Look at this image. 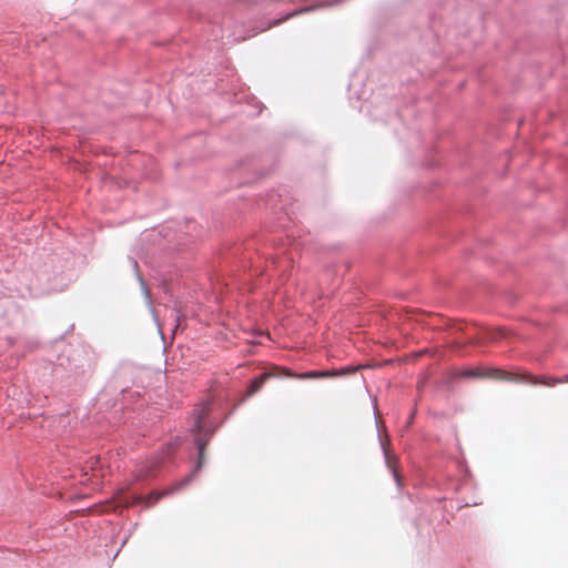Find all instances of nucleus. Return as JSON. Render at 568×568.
I'll use <instances>...</instances> for the list:
<instances>
[{"label":"nucleus","instance_id":"obj_1","mask_svg":"<svg viewBox=\"0 0 568 568\" xmlns=\"http://www.w3.org/2000/svg\"><path fill=\"white\" fill-rule=\"evenodd\" d=\"M357 371V367H346L341 369H332V371H311L306 373L296 374L292 371L284 368V367H274L270 372H265L261 375H258L256 378H254L251 382V385L247 389L248 395H253L256 392H258L265 382L271 377H291V378H298V379H315V378H325V377H337L343 376L346 374L355 373Z\"/></svg>","mask_w":568,"mask_h":568},{"label":"nucleus","instance_id":"obj_2","mask_svg":"<svg viewBox=\"0 0 568 568\" xmlns=\"http://www.w3.org/2000/svg\"><path fill=\"white\" fill-rule=\"evenodd\" d=\"M493 376L495 378L504 379V381L525 382V383H530L534 385H545V386H549V387L557 385L559 382L557 377L534 376L530 374L514 375L509 372L501 371V369H495Z\"/></svg>","mask_w":568,"mask_h":568},{"label":"nucleus","instance_id":"obj_3","mask_svg":"<svg viewBox=\"0 0 568 568\" xmlns=\"http://www.w3.org/2000/svg\"><path fill=\"white\" fill-rule=\"evenodd\" d=\"M170 493V490H162L152 491L148 496H124L119 498V504H121L124 507H129L131 505H143L144 507L149 508L154 506L162 497L168 496Z\"/></svg>","mask_w":568,"mask_h":568},{"label":"nucleus","instance_id":"obj_4","mask_svg":"<svg viewBox=\"0 0 568 568\" xmlns=\"http://www.w3.org/2000/svg\"><path fill=\"white\" fill-rule=\"evenodd\" d=\"M207 415L206 405H201L199 408L194 410V424L192 426L193 432H200L202 428V420Z\"/></svg>","mask_w":568,"mask_h":568},{"label":"nucleus","instance_id":"obj_5","mask_svg":"<svg viewBox=\"0 0 568 568\" xmlns=\"http://www.w3.org/2000/svg\"><path fill=\"white\" fill-rule=\"evenodd\" d=\"M487 338L490 341H498L500 338L507 337L508 332L505 328H497L486 332Z\"/></svg>","mask_w":568,"mask_h":568},{"label":"nucleus","instance_id":"obj_6","mask_svg":"<svg viewBox=\"0 0 568 568\" xmlns=\"http://www.w3.org/2000/svg\"><path fill=\"white\" fill-rule=\"evenodd\" d=\"M197 446H199V463H197V467H200L202 465V463L204 462V446H205V443L202 442V440H199L197 442Z\"/></svg>","mask_w":568,"mask_h":568},{"label":"nucleus","instance_id":"obj_7","mask_svg":"<svg viewBox=\"0 0 568 568\" xmlns=\"http://www.w3.org/2000/svg\"><path fill=\"white\" fill-rule=\"evenodd\" d=\"M558 381H559L558 384L568 383V375H565V376L558 378Z\"/></svg>","mask_w":568,"mask_h":568},{"label":"nucleus","instance_id":"obj_8","mask_svg":"<svg viewBox=\"0 0 568 568\" xmlns=\"http://www.w3.org/2000/svg\"><path fill=\"white\" fill-rule=\"evenodd\" d=\"M466 375H467V376H478V375H477L476 373H474V372H467V373H466Z\"/></svg>","mask_w":568,"mask_h":568}]
</instances>
